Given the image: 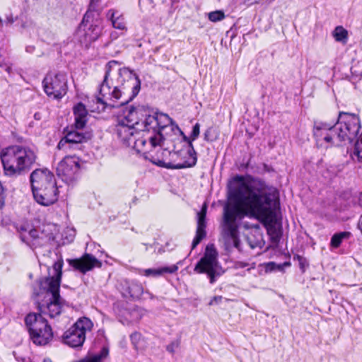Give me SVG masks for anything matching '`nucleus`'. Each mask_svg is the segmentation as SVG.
Instances as JSON below:
<instances>
[{"mask_svg": "<svg viewBox=\"0 0 362 362\" xmlns=\"http://www.w3.org/2000/svg\"><path fill=\"white\" fill-rule=\"evenodd\" d=\"M278 199L276 189L262 180L236 175L230 182L223 219L228 230L227 244L240 249L236 221L244 216L267 221L273 216Z\"/></svg>", "mask_w": 362, "mask_h": 362, "instance_id": "f257e3e1", "label": "nucleus"}, {"mask_svg": "<svg viewBox=\"0 0 362 362\" xmlns=\"http://www.w3.org/2000/svg\"><path fill=\"white\" fill-rule=\"evenodd\" d=\"M117 64L118 62L115 60L107 64L104 79L99 89V96L95 98L97 107H91L90 111L100 112L107 107H117L124 105L138 95L141 81L138 76L129 69H119V77L115 84L109 79L111 69Z\"/></svg>", "mask_w": 362, "mask_h": 362, "instance_id": "f03ea898", "label": "nucleus"}, {"mask_svg": "<svg viewBox=\"0 0 362 362\" xmlns=\"http://www.w3.org/2000/svg\"><path fill=\"white\" fill-rule=\"evenodd\" d=\"M361 123L358 115L341 112L334 124L315 121L313 135L318 145L341 146L343 142L354 141L360 131Z\"/></svg>", "mask_w": 362, "mask_h": 362, "instance_id": "7ed1b4c3", "label": "nucleus"}, {"mask_svg": "<svg viewBox=\"0 0 362 362\" xmlns=\"http://www.w3.org/2000/svg\"><path fill=\"white\" fill-rule=\"evenodd\" d=\"M117 119L132 124L142 132H152V135L149 137L150 145L154 147L160 145L163 139L161 130L170 124L175 125V128L184 134L168 115L157 112L150 115L143 107H127L123 112V115L119 117Z\"/></svg>", "mask_w": 362, "mask_h": 362, "instance_id": "20e7f679", "label": "nucleus"}, {"mask_svg": "<svg viewBox=\"0 0 362 362\" xmlns=\"http://www.w3.org/2000/svg\"><path fill=\"white\" fill-rule=\"evenodd\" d=\"M63 260L59 259L53 264L52 274L40 281L41 293H45V302L38 304L40 313L42 317L51 319L59 317L67 306L66 301L59 295V286L62 274Z\"/></svg>", "mask_w": 362, "mask_h": 362, "instance_id": "39448f33", "label": "nucleus"}, {"mask_svg": "<svg viewBox=\"0 0 362 362\" xmlns=\"http://www.w3.org/2000/svg\"><path fill=\"white\" fill-rule=\"evenodd\" d=\"M0 158L5 175L16 177L28 173L35 163L33 150L22 145H11L0 151Z\"/></svg>", "mask_w": 362, "mask_h": 362, "instance_id": "423d86ee", "label": "nucleus"}, {"mask_svg": "<svg viewBox=\"0 0 362 362\" xmlns=\"http://www.w3.org/2000/svg\"><path fill=\"white\" fill-rule=\"evenodd\" d=\"M31 341L36 345L44 346L52 341V329L47 320L41 315L30 313L25 318Z\"/></svg>", "mask_w": 362, "mask_h": 362, "instance_id": "0eeeda50", "label": "nucleus"}, {"mask_svg": "<svg viewBox=\"0 0 362 362\" xmlns=\"http://www.w3.org/2000/svg\"><path fill=\"white\" fill-rule=\"evenodd\" d=\"M95 6L94 0H91L89 8L83 16L81 23L79 25L76 35L81 44L88 47L92 42L95 41L101 34V21L98 18H95L93 10Z\"/></svg>", "mask_w": 362, "mask_h": 362, "instance_id": "6e6552de", "label": "nucleus"}, {"mask_svg": "<svg viewBox=\"0 0 362 362\" xmlns=\"http://www.w3.org/2000/svg\"><path fill=\"white\" fill-rule=\"evenodd\" d=\"M194 272L199 274H206L211 284L224 273V269L218 261V252L214 245H208L204 256L194 267Z\"/></svg>", "mask_w": 362, "mask_h": 362, "instance_id": "1a4fd4ad", "label": "nucleus"}, {"mask_svg": "<svg viewBox=\"0 0 362 362\" xmlns=\"http://www.w3.org/2000/svg\"><path fill=\"white\" fill-rule=\"evenodd\" d=\"M93 322L86 317H80L62 336L63 342L72 348L81 347L86 334L93 329Z\"/></svg>", "mask_w": 362, "mask_h": 362, "instance_id": "9d476101", "label": "nucleus"}, {"mask_svg": "<svg viewBox=\"0 0 362 362\" xmlns=\"http://www.w3.org/2000/svg\"><path fill=\"white\" fill-rule=\"evenodd\" d=\"M44 90L47 95L53 99H61L68 90L67 76L65 74L49 73L42 81Z\"/></svg>", "mask_w": 362, "mask_h": 362, "instance_id": "9b49d317", "label": "nucleus"}, {"mask_svg": "<svg viewBox=\"0 0 362 362\" xmlns=\"http://www.w3.org/2000/svg\"><path fill=\"white\" fill-rule=\"evenodd\" d=\"M19 233L21 240L33 249L47 245L52 239L51 234H45L28 226H21Z\"/></svg>", "mask_w": 362, "mask_h": 362, "instance_id": "f8f14e48", "label": "nucleus"}, {"mask_svg": "<svg viewBox=\"0 0 362 362\" xmlns=\"http://www.w3.org/2000/svg\"><path fill=\"white\" fill-rule=\"evenodd\" d=\"M80 168L79 159L76 156H66L57 168V175L66 183H71L77 177Z\"/></svg>", "mask_w": 362, "mask_h": 362, "instance_id": "ddd939ff", "label": "nucleus"}, {"mask_svg": "<svg viewBox=\"0 0 362 362\" xmlns=\"http://www.w3.org/2000/svg\"><path fill=\"white\" fill-rule=\"evenodd\" d=\"M30 180L33 192L56 183L54 175L47 168L33 170Z\"/></svg>", "mask_w": 362, "mask_h": 362, "instance_id": "4468645a", "label": "nucleus"}, {"mask_svg": "<svg viewBox=\"0 0 362 362\" xmlns=\"http://www.w3.org/2000/svg\"><path fill=\"white\" fill-rule=\"evenodd\" d=\"M142 130L137 129L136 127L124 122L117 119V123L115 127V132L118 139L125 145L132 146V140L140 134Z\"/></svg>", "mask_w": 362, "mask_h": 362, "instance_id": "2eb2a0df", "label": "nucleus"}, {"mask_svg": "<svg viewBox=\"0 0 362 362\" xmlns=\"http://www.w3.org/2000/svg\"><path fill=\"white\" fill-rule=\"evenodd\" d=\"M35 200L42 206H49L58 199L56 183L33 192Z\"/></svg>", "mask_w": 362, "mask_h": 362, "instance_id": "dca6fc26", "label": "nucleus"}, {"mask_svg": "<svg viewBox=\"0 0 362 362\" xmlns=\"http://www.w3.org/2000/svg\"><path fill=\"white\" fill-rule=\"evenodd\" d=\"M68 262L70 266L83 274L102 265L97 258L90 254H86L79 259H68Z\"/></svg>", "mask_w": 362, "mask_h": 362, "instance_id": "f3484780", "label": "nucleus"}, {"mask_svg": "<svg viewBox=\"0 0 362 362\" xmlns=\"http://www.w3.org/2000/svg\"><path fill=\"white\" fill-rule=\"evenodd\" d=\"M86 141V136L84 134L77 130L68 132L65 136L59 141L57 148L59 150H69Z\"/></svg>", "mask_w": 362, "mask_h": 362, "instance_id": "a211bd4d", "label": "nucleus"}, {"mask_svg": "<svg viewBox=\"0 0 362 362\" xmlns=\"http://www.w3.org/2000/svg\"><path fill=\"white\" fill-rule=\"evenodd\" d=\"M207 206L204 204L200 211L197 213V226L196 235L192 243V249H194L197 245L205 238L206 233V215Z\"/></svg>", "mask_w": 362, "mask_h": 362, "instance_id": "6ab92c4d", "label": "nucleus"}, {"mask_svg": "<svg viewBox=\"0 0 362 362\" xmlns=\"http://www.w3.org/2000/svg\"><path fill=\"white\" fill-rule=\"evenodd\" d=\"M184 140L188 141L189 143V150H188V154L189 158L187 160L184 161L182 163H177L176 165L168 163L166 167L168 168H173V169H182L186 168H191L196 165L197 158V153L194 148L193 144H192V140H191L190 137L188 138L186 136L184 135Z\"/></svg>", "mask_w": 362, "mask_h": 362, "instance_id": "aec40b11", "label": "nucleus"}, {"mask_svg": "<svg viewBox=\"0 0 362 362\" xmlns=\"http://www.w3.org/2000/svg\"><path fill=\"white\" fill-rule=\"evenodd\" d=\"M177 269V266L173 264L169 267L142 269L140 271V274L147 277L152 276L156 278L163 276L164 274H173L176 272Z\"/></svg>", "mask_w": 362, "mask_h": 362, "instance_id": "412c9836", "label": "nucleus"}, {"mask_svg": "<svg viewBox=\"0 0 362 362\" xmlns=\"http://www.w3.org/2000/svg\"><path fill=\"white\" fill-rule=\"evenodd\" d=\"M107 18L111 22L112 27L115 29L126 30V22L124 18L119 11L110 9L107 12Z\"/></svg>", "mask_w": 362, "mask_h": 362, "instance_id": "4be33fe9", "label": "nucleus"}, {"mask_svg": "<svg viewBox=\"0 0 362 362\" xmlns=\"http://www.w3.org/2000/svg\"><path fill=\"white\" fill-rule=\"evenodd\" d=\"M74 114L75 116V127L78 129H83L87 122L88 112L85 105L79 103L74 107Z\"/></svg>", "mask_w": 362, "mask_h": 362, "instance_id": "5701e85b", "label": "nucleus"}, {"mask_svg": "<svg viewBox=\"0 0 362 362\" xmlns=\"http://www.w3.org/2000/svg\"><path fill=\"white\" fill-rule=\"evenodd\" d=\"M151 136H149L148 137V139H144V138H142V137H138V136L136 137H135V139H133L132 140V146H129L130 147L133 148L134 149H135L138 153H142L144 154H147L148 153H149V151L154 148V146H151L150 145V139H149V137ZM163 142V139H162V141H161V144L160 145H158V146H162V144ZM156 148V146H155Z\"/></svg>", "mask_w": 362, "mask_h": 362, "instance_id": "b1692460", "label": "nucleus"}, {"mask_svg": "<svg viewBox=\"0 0 362 362\" xmlns=\"http://www.w3.org/2000/svg\"><path fill=\"white\" fill-rule=\"evenodd\" d=\"M246 240L252 249L256 247L261 248L264 245L263 236L258 228L247 234Z\"/></svg>", "mask_w": 362, "mask_h": 362, "instance_id": "393cba45", "label": "nucleus"}, {"mask_svg": "<svg viewBox=\"0 0 362 362\" xmlns=\"http://www.w3.org/2000/svg\"><path fill=\"white\" fill-rule=\"evenodd\" d=\"M130 340L137 351H144L148 347V342L141 333L135 332L130 335Z\"/></svg>", "mask_w": 362, "mask_h": 362, "instance_id": "a878e982", "label": "nucleus"}, {"mask_svg": "<svg viewBox=\"0 0 362 362\" xmlns=\"http://www.w3.org/2000/svg\"><path fill=\"white\" fill-rule=\"evenodd\" d=\"M126 284L127 289L125 293H124V296H129L132 298H138L142 295L144 288L140 283L137 281H127Z\"/></svg>", "mask_w": 362, "mask_h": 362, "instance_id": "bb28decb", "label": "nucleus"}, {"mask_svg": "<svg viewBox=\"0 0 362 362\" xmlns=\"http://www.w3.org/2000/svg\"><path fill=\"white\" fill-rule=\"evenodd\" d=\"M332 35L337 42L346 44L348 40V32L342 26H337L332 33Z\"/></svg>", "mask_w": 362, "mask_h": 362, "instance_id": "cd10ccee", "label": "nucleus"}, {"mask_svg": "<svg viewBox=\"0 0 362 362\" xmlns=\"http://www.w3.org/2000/svg\"><path fill=\"white\" fill-rule=\"evenodd\" d=\"M351 236V233L347 231L340 232L335 233L331 238V246L337 248L341 245V242L344 239H348Z\"/></svg>", "mask_w": 362, "mask_h": 362, "instance_id": "c85d7f7f", "label": "nucleus"}, {"mask_svg": "<svg viewBox=\"0 0 362 362\" xmlns=\"http://www.w3.org/2000/svg\"><path fill=\"white\" fill-rule=\"evenodd\" d=\"M218 138V133L213 127L208 128L204 132V140L212 142Z\"/></svg>", "mask_w": 362, "mask_h": 362, "instance_id": "c756f323", "label": "nucleus"}, {"mask_svg": "<svg viewBox=\"0 0 362 362\" xmlns=\"http://www.w3.org/2000/svg\"><path fill=\"white\" fill-rule=\"evenodd\" d=\"M209 19L212 22H218L225 18V14L222 11H215L209 13Z\"/></svg>", "mask_w": 362, "mask_h": 362, "instance_id": "7c9ffc66", "label": "nucleus"}, {"mask_svg": "<svg viewBox=\"0 0 362 362\" xmlns=\"http://www.w3.org/2000/svg\"><path fill=\"white\" fill-rule=\"evenodd\" d=\"M199 133H200V124L199 123H196L194 125V127L192 128V133L190 134L191 140L194 141L195 139H197L199 135Z\"/></svg>", "mask_w": 362, "mask_h": 362, "instance_id": "2f4dec72", "label": "nucleus"}, {"mask_svg": "<svg viewBox=\"0 0 362 362\" xmlns=\"http://www.w3.org/2000/svg\"><path fill=\"white\" fill-rule=\"evenodd\" d=\"M180 341L178 340H175L172 341L170 344L166 346V350L171 353L174 354L175 350L179 347Z\"/></svg>", "mask_w": 362, "mask_h": 362, "instance_id": "473e14b6", "label": "nucleus"}, {"mask_svg": "<svg viewBox=\"0 0 362 362\" xmlns=\"http://www.w3.org/2000/svg\"><path fill=\"white\" fill-rule=\"evenodd\" d=\"M276 269H280V266L276 265L274 262H270L265 264V271L267 272H271Z\"/></svg>", "mask_w": 362, "mask_h": 362, "instance_id": "72a5a7b5", "label": "nucleus"}, {"mask_svg": "<svg viewBox=\"0 0 362 362\" xmlns=\"http://www.w3.org/2000/svg\"><path fill=\"white\" fill-rule=\"evenodd\" d=\"M297 257L299 262L300 268L302 269L303 272H304L305 267L308 266L307 261L305 258L300 256H298Z\"/></svg>", "mask_w": 362, "mask_h": 362, "instance_id": "f704fd0d", "label": "nucleus"}, {"mask_svg": "<svg viewBox=\"0 0 362 362\" xmlns=\"http://www.w3.org/2000/svg\"><path fill=\"white\" fill-rule=\"evenodd\" d=\"M4 189L2 184L0 182V208L4 204Z\"/></svg>", "mask_w": 362, "mask_h": 362, "instance_id": "c9c22d12", "label": "nucleus"}, {"mask_svg": "<svg viewBox=\"0 0 362 362\" xmlns=\"http://www.w3.org/2000/svg\"><path fill=\"white\" fill-rule=\"evenodd\" d=\"M222 300V296H214L209 302V305H213L214 304H218Z\"/></svg>", "mask_w": 362, "mask_h": 362, "instance_id": "e433bc0d", "label": "nucleus"}, {"mask_svg": "<svg viewBox=\"0 0 362 362\" xmlns=\"http://www.w3.org/2000/svg\"><path fill=\"white\" fill-rule=\"evenodd\" d=\"M35 49V47L34 46H27L26 48H25V50L28 53H32Z\"/></svg>", "mask_w": 362, "mask_h": 362, "instance_id": "4c0bfd02", "label": "nucleus"}, {"mask_svg": "<svg viewBox=\"0 0 362 362\" xmlns=\"http://www.w3.org/2000/svg\"><path fill=\"white\" fill-rule=\"evenodd\" d=\"M6 70L8 72H9V71H10V70H11V67H10V66H6Z\"/></svg>", "mask_w": 362, "mask_h": 362, "instance_id": "58836bf2", "label": "nucleus"}, {"mask_svg": "<svg viewBox=\"0 0 362 362\" xmlns=\"http://www.w3.org/2000/svg\"><path fill=\"white\" fill-rule=\"evenodd\" d=\"M162 163H163L162 161L159 160V161H158V165L161 166V165H162Z\"/></svg>", "mask_w": 362, "mask_h": 362, "instance_id": "ea45409f", "label": "nucleus"}]
</instances>
